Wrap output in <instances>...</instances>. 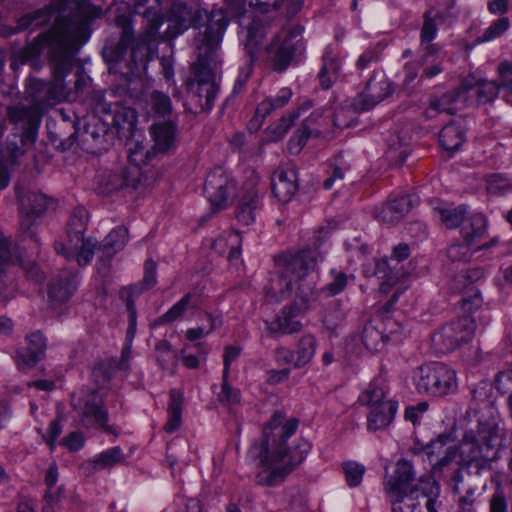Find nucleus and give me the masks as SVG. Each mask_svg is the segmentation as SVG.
Masks as SVG:
<instances>
[{
    "mask_svg": "<svg viewBox=\"0 0 512 512\" xmlns=\"http://www.w3.org/2000/svg\"><path fill=\"white\" fill-rule=\"evenodd\" d=\"M471 245L467 242L454 243L447 249V256L452 262H468L472 256Z\"/></svg>",
    "mask_w": 512,
    "mask_h": 512,
    "instance_id": "obj_62",
    "label": "nucleus"
},
{
    "mask_svg": "<svg viewBox=\"0 0 512 512\" xmlns=\"http://www.w3.org/2000/svg\"><path fill=\"white\" fill-rule=\"evenodd\" d=\"M54 12L55 10L52 6H47L33 13L26 14L19 19V27L21 29L40 27L51 20Z\"/></svg>",
    "mask_w": 512,
    "mask_h": 512,
    "instance_id": "obj_46",
    "label": "nucleus"
},
{
    "mask_svg": "<svg viewBox=\"0 0 512 512\" xmlns=\"http://www.w3.org/2000/svg\"><path fill=\"white\" fill-rule=\"evenodd\" d=\"M418 204L414 195H402L387 202L378 212L377 217L383 223L394 224L406 216Z\"/></svg>",
    "mask_w": 512,
    "mask_h": 512,
    "instance_id": "obj_20",
    "label": "nucleus"
},
{
    "mask_svg": "<svg viewBox=\"0 0 512 512\" xmlns=\"http://www.w3.org/2000/svg\"><path fill=\"white\" fill-rule=\"evenodd\" d=\"M413 384L420 394L443 397L457 389L455 371L442 362H426L414 369Z\"/></svg>",
    "mask_w": 512,
    "mask_h": 512,
    "instance_id": "obj_7",
    "label": "nucleus"
},
{
    "mask_svg": "<svg viewBox=\"0 0 512 512\" xmlns=\"http://www.w3.org/2000/svg\"><path fill=\"white\" fill-rule=\"evenodd\" d=\"M392 506V512H414L419 506L417 495L413 492L386 493Z\"/></svg>",
    "mask_w": 512,
    "mask_h": 512,
    "instance_id": "obj_45",
    "label": "nucleus"
},
{
    "mask_svg": "<svg viewBox=\"0 0 512 512\" xmlns=\"http://www.w3.org/2000/svg\"><path fill=\"white\" fill-rule=\"evenodd\" d=\"M459 98L458 91H448L440 97H434L430 100L429 106L425 110L427 119L436 117L440 113L455 114V103Z\"/></svg>",
    "mask_w": 512,
    "mask_h": 512,
    "instance_id": "obj_35",
    "label": "nucleus"
},
{
    "mask_svg": "<svg viewBox=\"0 0 512 512\" xmlns=\"http://www.w3.org/2000/svg\"><path fill=\"white\" fill-rule=\"evenodd\" d=\"M122 460V449L120 447H113L95 456L91 462L95 469H105L114 466Z\"/></svg>",
    "mask_w": 512,
    "mask_h": 512,
    "instance_id": "obj_52",
    "label": "nucleus"
},
{
    "mask_svg": "<svg viewBox=\"0 0 512 512\" xmlns=\"http://www.w3.org/2000/svg\"><path fill=\"white\" fill-rule=\"evenodd\" d=\"M128 242V229L118 226L113 229L102 241L99 252L102 259L110 260L117 252L121 251Z\"/></svg>",
    "mask_w": 512,
    "mask_h": 512,
    "instance_id": "obj_30",
    "label": "nucleus"
},
{
    "mask_svg": "<svg viewBox=\"0 0 512 512\" xmlns=\"http://www.w3.org/2000/svg\"><path fill=\"white\" fill-rule=\"evenodd\" d=\"M298 425L296 418L287 419L282 413L276 412L264 426L263 438L253 442L248 456L259 461V465L263 467L255 476L258 485H280L304 461L311 449L309 441L300 438L294 445L288 442L297 431Z\"/></svg>",
    "mask_w": 512,
    "mask_h": 512,
    "instance_id": "obj_2",
    "label": "nucleus"
},
{
    "mask_svg": "<svg viewBox=\"0 0 512 512\" xmlns=\"http://www.w3.org/2000/svg\"><path fill=\"white\" fill-rule=\"evenodd\" d=\"M438 32L435 17L429 9L423 14V25L420 31V44L430 43L435 39Z\"/></svg>",
    "mask_w": 512,
    "mask_h": 512,
    "instance_id": "obj_58",
    "label": "nucleus"
},
{
    "mask_svg": "<svg viewBox=\"0 0 512 512\" xmlns=\"http://www.w3.org/2000/svg\"><path fill=\"white\" fill-rule=\"evenodd\" d=\"M7 116L11 123L22 130V144L34 143L41 122V112L36 106L17 104L7 108Z\"/></svg>",
    "mask_w": 512,
    "mask_h": 512,
    "instance_id": "obj_13",
    "label": "nucleus"
},
{
    "mask_svg": "<svg viewBox=\"0 0 512 512\" xmlns=\"http://www.w3.org/2000/svg\"><path fill=\"white\" fill-rule=\"evenodd\" d=\"M196 306L197 296L195 293L189 292L177 301L166 313L158 317L155 320V325H165L182 319L189 308H195Z\"/></svg>",
    "mask_w": 512,
    "mask_h": 512,
    "instance_id": "obj_36",
    "label": "nucleus"
},
{
    "mask_svg": "<svg viewBox=\"0 0 512 512\" xmlns=\"http://www.w3.org/2000/svg\"><path fill=\"white\" fill-rule=\"evenodd\" d=\"M25 340L27 347L16 352V364L21 370L34 367L46 352V339L40 331L28 334Z\"/></svg>",
    "mask_w": 512,
    "mask_h": 512,
    "instance_id": "obj_18",
    "label": "nucleus"
},
{
    "mask_svg": "<svg viewBox=\"0 0 512 512\" xmlns=\"http://www.w3.org/2000/svg\"><path fill=\"white\" fill-rule=\"evenodd\" d=\"M465 133L456 122H450L439 133L440 145L447 151H456L463 144Z\"/></svg>",
    "mask_w": 512,
    "mask_h": 512,
    "instance_id": "obj_41",
    "label": "nucleus"
},
{
    "mask_svg": "<svg viewBox=\"0 0 512 512\" xmlns=\"http://www.w3.org/2000/svg\"><path fill=\"white\" fill-rule=\"evenodd\" d=\"M72 406L83 426L100 427L107 433L113 428L108 423V412L102 397L96 390L80 391L72 396Z\"/></svg>",
    "mask_w": 512,
    "mask_h": 512,
    "instance_id": "obj_11",
    "label": "nucleus"
},
{
    "mask_svg": "<svg viewBox=\"0 0 512 512\" xmlns=\"http://www.w3.org/2000/svg\"><path fill=\"white\" fill-rule=\"evenodd\" d=\"M493 483L494 489L487 499L488 512H511L510 490L499 480H493Z\"/></svg>",
    "mask_w": 512,
    "mask_h": 512,
    "instance_id": "obj_37",
    "label": "nucleus"
},
{
    "mask_svg": "<svg viewBox=\"0 0 512 512\" xmlns=\"http://www.w3.org/2000/svg\"><path fill=\"white\" fill-rule=\"evenodd\" d=\"M206 24L204 30L195 36L197 60L192 65V76L187 82L189 92L197 98L201 109L209 111L214 106L219 86L215 80L218 65L217 51L228 26V19L223 9L204 12Z\"/></svg>",
    "mask_w": 512,
    "mask_h": 512,
    "instance_id": "obj_3",
    "label": "nucleus"
},
{
    "mask_svg": "<svg viewBox=\"0 0 512 512\" xmlns=\"http://www.w3.org/2000/svg\"><path fill=\"white\" fill-rule=\"evenodd\" d=\"M76 288V275L68 271L61 272L50 283L48 291L50 302L55 306L67 302L76 291Z\"/></svg>",
    "mask_w": 512,
    "mask_h": 512,
    "instance_id": "obj_21",
    "label": "nucleus"
},
{
    "mask_svg": "<svg viewBox=\"0 0 512 512\" xmlns=\"http://www.w3.org/2000/svg\"><path fill=\"white\" fill-rule=\"evenodd\" d=\"M502 88L501 81L480 79L475 96L479 104H486L494 102Z\"/></svg>",
    "mask_w": 512,
    "mask_h": 512,
    "instance_id": "obj_47",
    "label": "nucleus"
},
{
    "mask_svg": "<svg viewBox=\"0 0 512 512\" xmlns=\"http://www.w3.org/2000/svg\"><path fill=\"white\" fill-rule=\"evenodd\" d=\"M299 116L300 114L298 111H291L273 122L265 131L267 141L276 142L281 140Z\"/></svg>",
    "mask_w": 512,
    "mask_h": 512,
    "instance_id": "obj_43",
    "label": "nucleus"
},
{
    "mask_svg": "<svg viewBox=\"0 0 512 512\" xmlns=\"http://www.w3.org/2000/svg\"><path fill=\"white\" fill-rule=\"evenodd\" d=\"M393 93L392 83L385 77H371L364 91L353 102L357 110L365 111L373 108Z\"/></svg>",
    "mask_w": 512,
    "mask_h": 512,
    "instance_id": "obj_16",
    "label": "nucleus"
},
{
    "mask_svg": "<svg viewBox=\"0 0 512 512\" xmlns=\"http://www.w3.org/2000/svg\"><path fill=\"white\" fill-rule=\"evenodd\" d=\"M133 12L142 15L147 21V25L140 40L148 43L155 39L163 23L160 0H135Z\"/></svg>",
    "mask_w": 512,
    "mask_h": 512,
    "instance_id": "obj_17",
    "label": "nucleus"
},
{
    "mask_svg": "<svg viewBox=\"0 0 512 512\" xmlns=\"http://www.w3.org/2000/svg\"><path fill=\"white\" fill-rule=\"evenodd\" d=\"M140 171L137 167L121 166L99 176L98 188L101 193L108 194L123 188H136Z\"/></svg>",
    "mask_w": 512,
    "mask_h": 512,
    "instance_id": "obj_15",
    "label": "nucleus"
},
{
    "mask_svg": "<svg viewBox=\"0 0 512 512\" xmlns=\"http://www.w3.org/2000/svg\"><path fill=\"white\" fill-rule=\"evenodd\" d=\"M170 401L168 405L169 419L164 426L167 433H173L178 430L182 424V406L183 393L178 389H172L169 393Z\"/></svg>",
    "mask_w": 512,
    "mask_h": 512,
    "instance_id": "obj_39",
    "label": "nucleus"
},
{
    "mask_svg": "<svg viewBox=\"0 0 512 512\" xmlns=\"http://www.w3.org/2000/svg\"><path fill=\"white\" fill-rule=\"evenodd\" d=\"M102 10L97 7H84L69 19H57L53 27L36 38L41 49H46L53 73V81L48 84L39 79L30 80L27 97L32 106L40 109L64 99L68 90L64 78L74 66V56L89 38L91 22L99 18Z\"/></svg>",
    "mask_w": 512,
    "mask_h": 512,
    "instance_id": "obj_1",
    "label": "nucleus"
},
{
    "mask_svg": "<svg viewBox=\"0 0 512 512\" xmlns=\"http://www.w3.org/2000/svg\"><path fill=\"white\" fill-rule=\"evenodd\" d=\"M156 270H157L156 263L151 259L146 260L145 264H144V276H143V281H142L143 287H142V289L137 290V291L134 288H131L129 294H132L134 296L135 294L136 295L140 294L143 290H148V289L153 288L157 283Z\"/></svg>",
    "mask_w": 512,
    "mask_h": 512,
    "instance_id": "obj_63",
    "label": "nucleus"
},
{
    "mask_svg": "<svg viewBox=\"0 0 512 512\" xmlns=\"http://www.w3.org/2000/svg\"><path fill=\"white\" fill-rule=\"evenodd\" d=\"M361 339L365 348L372 353L381 350L385 344L383 334L372 325H366L363 328Z\"/></svg>",
    "mask_w": 512,
    "mask_h": 512,
    "instance_id": "obj_50",
    "label": "nucleus"
},
{
    "mask_svg": "<svg viewBox=\"0 0 512 512\" xmlns=\"http://www.w3.org/2000/svg\"><path fill=\"white\" fill-rule=\"evenodd\" d=\"M389 396L388 387L380 380L372 381L368 387L360 394L359 402L362 405L374 407L384 403V401H393Z\"/></svg>",
    "mask_w": 512,
    "mask_h": 512,
    "instance_id": "obj_38",
    "label": "nucleus"
},
{
    "mask_svg": "<svg viewBox=\"0 0 512 512\" xmlns=\"http://www.w3.org/2000/svg\"><path fill=\"white\" fill-rule=\"evenodd\" d=\"M457 457L456 446L450 445L445 449V452L437 460L432 462V472L434 474L442 475L455 461Z\"/></svg>",
    "mask_w": 512,
    "mask_h": 512,
    "instance_id": "obj_60",
    "label": "nucleus"
},
{
    "mask_svg": "<svg viewBox=\"0 0 512 512\" xmlns=\"http://www.w3.org/2000/svg\"><path fill=\"white\" fill-rule=\"evenodd\" d=\"M275 263L282 297H290L295 292L298 310H307L318 298L315 283L307 279L308 274L316 268L317 253L310 249L287 251L276 256Z\"/></svg>",
    "mask_w": 512,
    "mask_h": 512,
    "instance_id": "obj_4",
    "label": "nucleus"
},
{
    "mask_svg": "<svg viewBox=\"0 0 512 512\" xmlns=\"http://www.w3.org/2000/svg\"><path fill=\"white\" fill-rule=\"evenodd\" d=\"M96 113L103 114L111 117V125L115 127H122L128 116V111H120L118 107H113L105 101H99L95 106Z\"/></svg>",
    "mask_w": 512,
    "mask_h": 512,
    "instance_id": "obj_55",
    "label": "nucleus"
},
{
    "mask_svg": "<svg viewBox=\"0 0 512 512\" xmlns=\"http://www.w3.org/2000/svg\"><path fill=\"white\" fill-rule=\"evenodd\" d=\"M502 436L494 427L482 426L477 431H467L460 444L459 452L468 467H475L476 473L486 469L499 457Z\"/></svg>",
    "mask_w": 512,
    "mask_h": 512,
    "instance_id": "obj_5",
    "label": "nucleus"
},
{
    "mask_svg": "<svg viewBox=\"0 0 512 512\" xmlns=\"http://www.w3.org/2000/svg\"><path fill=\"white\" fill-rule=\"evenodd\" d=\"M396 401H384L380 405L371 407L367 417V428L369 431H377L389 426L397 412Z\"/></svg>",
    "mask_w": 512,
    "mask_h": 512,
    "instance_id": "obj_24",
    "label": "nucleus"
},
{
    "mask_svg": "<svg viewBox=\"0 0 512 512\" xmlns=\"http://www.w3.org/2000/svg\"><path fill=\"white\" fill-rule=\"evenodd\" d=\"M434 211L438 214L441 223L448 229L459 227L465 220L468 207L464 204L457 207H436Z\"/></svg>",
    "mask_w": 512,
    "mask_h": 512,
    "instance_id": "obj_44",
    "label": "nucleus"
},
{
    "mask_svg": "<svg viewBox=\"0 0 512 512\" xmlns=\"http://www.w3.org/2000/svg\"><path fill=\"white\" fill-rule=\"evenodd\" d=\"M319 118V113H312L303 121L301 127L295 131L289 140L288 145L291 153H298L310 137H318L321 134L320 129L313 127Z\"/></svg>",
    "mask_w": 512,
    "mask_h": 512,
    "instance_id": "obj_27",
    "label": "nucleus"
},
{
    "mask_svg": "<svg viewBox=\"0 0 512 512\" xmlns=\"http://www.w3.org/2000/svg\"><path fill=\"white\" fill-rule=\"evenodd\" d=\"M149 103L152 111L158 117L166 118L172 114V103L170 97L158 90L150 94Z\"/></svg>",
    "mask_w": 512,
    "mask_h": 512,
    "instance_id": "obj_49",
    "label": "nucleus"
},
{
    "mask_svg": "<svg viewBox=\"0 0 512 512\" xmlns=\"http://www.w3.org/2000/svg\"><path fill=\"white\" fill-rule=\"evenodd\" d=\"M108 133V127L104 123L98 125L96 123H88L85 126L84 137L85 141L92 140L96 148H103L105 137Z\"/></svg>",
    "mask_w": 512,
    "mask_h": 512,
    "instance_id": "obj_57",
    "label": "nucleus"
},
{
    "mask_svg": "<svg viewBox=\"0 0 512 512\" xmlns=\"http://www.w3.org/2000/svg\"><path fill=\"white\" fill-rule=\"evenodd\" d=\"M350 169V165L344 160V156L342 153L338 154L335 157V163L333 165L332 174L324 180L323 187L326 190L332 188L334 182L337 179H343L346 171Z\"/></svg>",
    "mask_w": 512,
    "mask_h": 512,
    "instance_id": "obj_61",
    "label": "nucleus"
},
{
    "mask_svg": "<svg viewBox=\"0 0 512 512\" xmlns=\"http://www.w3.org/2000/svg\"><path fill=\"white\" fill-rule=\"evenodd\" d=\"M270 27L269 21L263 17H256L247 27L246 41L244 47L248 58L257 59L258 46L265 37L268 28Z\"/></svg>",
    "mask_w": 512,
    "mask_h": 512,
    "instance_id": "obj_25",
    "label": "nucleus"
},
{
    "mask_svg": "<svg viewBox=\"0 0 512 512\" xmlns=\"http://www.w3.org/2000/svg\"><path fill=\"white\" fill-rule=\"evenodd\" d=\"M241 243L242 239L240 234L236 231H230L216 238L212 247L219 253H224L229 249L228 260L232 261L239 258L241 253Z\"/></svg>",
    "mask_w": 512,
    "mask_h": 512,
    "instance_id": "obj_40",
    "label": "nucleus"
},
{
    "mask_svg": "<svg viewBox=\"0 0 512 512\" xmlns=\"http://www.w3.org/2000/svg\"><path fill=\"white\" fill-rule=\"evenodd\" d=\"M115 24L121 29V36L117 46L111 50V56L106 54V57H109L108 60L116 63L119 62L126 53L127 48L131 46V62L129 64L131 72L138 70L139 66L145 68L150 60L149 47L147 43L142 42L140 39L135 43L131 13H121L118 9L115 16Z\"/></svg>",
    "mask_w": 512,
    "mask_h": 512,
    "instance_id": "obj_8",
    "label": "nucleus"
},
{
    "mask_svg": "<svg viewBox=\"0 0 512 512\" xmlns=\"http://www.w3.org/2000/svg\"><path fill=\"white\" fill-rule=\"evenodd\" d=\"M293 92L288 87L281 88L276 95L269 96L262 100L255 112L257 121H263L272 112L285 107L291 100Z\"/></svg>",
    "mask_w": 512,
    "mask_h": 512,
    "instance_id": "obj_28",
    "label": "nucleus"
},
{
    "mask_svg": "<svg viewBox=\"0 0 512 512\" xmlns=\"http://www.w3.org/2000/svg\"><path fill=\"white\" fill-rule=\"evenodd\" d=\"M151 133L158 151L166 152L175 147L176 126L172 122L154 124Z\"/></svg>",
    "mask_w": 512,
    "mask_h": 512,
    "instance_id": "obj_34",
    "label": "nucleus"
},
{
    "mask_svg": "<svg viewBox=\"0 0 512 512\" xmlns=\"http://www.w3.org/2000/svg\"><path fill=\"white\" fill-rule=\"evenodd\" d=\"M25 151L16 143H8L1 149L0 160V189H5L10 182V169L19 164V159Z\"/></svg>",
    "mask_w": 512,
    "mask_h": 512,
    "instance_id": "obj_26",
    "label": "nucleus"
},
{
    "mask_svg": "<svg viewBox=\"0 0 512 512\" xmlns=\"http://www.w3.org/2000/svg\"><path fill=\"white\" fill-rule=\"evenodd\" d=\"M415 470L412 463L406 459H400L396 463L394 474L385 482L384 490L388 492H413Z\"/></svg>",
    "mask_w": 512,
    "mask_h": 512,
    "instance_id": "obj_19",
    "label": "nucleus"
},
{
    "mask_svg": "<svg viewBox=\"0 0 512 512\" xmlns=\"http://www.w3.org/2000/svg\"><path fill=\"white\" fill-rule=\"evenodd\" d=\"M20 230L30 238L36 236V219L48 208L50 199L41 192H28L20 200Z\"/></svg>",
    "mask_w": 512,
    "mask_h": 512,
    "instance_id": "obj_14",
    "label": "nucleus"
},
{
    "mask_svg": "<svg viewBox=\"0 0 512 512\" xmlns=\"http://www.w3.org/2000/svg\"><path fill=\"white\" fill-rule=\"evenodd\" d=\"M88 222V213L84 207H77L70 215L67 224V237L55 243V250L68 261H76L79 266L91 262L97 247L92 238H85L84 233Z\"/></svg>",
    "mask_w": 512,
    "mask_h": 512,
    "instance_id": "obj_6",
    "label": "nucleus"
},
{
    "mask_svg": "<svg viewBox=\"0 0 512 512\" xmlns=\"http://www.w3.org/2000/svg\"><path fill=\"white\" fill-rule=\"evenodd\" d=\"M499 80L502 88L512 95V62L502 61L497 67Z\"/></svg>",
    "mask_w": 512,
    "mask_h": 512,
    "instance_id": "obj_64",
    "label": "nucleus"
},
{
    "mask_svg": "<svg viewBox=\"0 0 512 512\" xmlns=\"http://www.w3.org/2000/svg\"><path fill=\"white\" fill-rule=\"evenodd\" d=\"M331 281L326 284L323 291L329 296H335L340 294L346 288L349 280H354L353 274H347L341 270L333 268L330 270Z\"/></svg>",
    "mask_w": 512,
    "mask_h": 512,
    "instance_id": "obj_48",
    "label": "nucleus"
},
{
    "mask_svg": "<svg viewBox=\"0 0 512 512\" xmlns=\"http://www.w3.org/2000/svg\"><path fill=\"white\" fill-rule=\"evenodd\" d=\"M453 442L451 433H441L435 439L427 444L416 443L412 448L414 454H423L430 463L435 461V457L441 456L449 443Z\"/></svg>",
    "mask_w": 512,
    "mask_h": 512,
    "instance_id": "obj_33",
    "label": "nucleus"
},
{
    "mask_svg": "<svg viewBox=\"0 0 512 512\" xmlns=\"http://www.w3.org/2000/svg\"><path fill=\"white\" fill-rule=\"evenodd\" d=\"M156 359L164 370L173 369L177 363L176 352L167 341H160L155 346Z\"/></svg>",
    "mask_w": 512,
    "mask_h": 512,
    "instance_id": "obj_51",
    "label": "nucleus"
},
{
    "mask_svg": "<svg viewBox=\"0 0 512 512\" xmlns=\"http://www.w3.org/2000/svg\"><path fill=\"white\" fill-rule=\"evenodd\" d=\"M476 329L475 321L466 315L453 320L431 335V344L438 353H449L467 344L473 338Z\"/></svg>",
    "mask_w": 512,
    "mask_h": 512,
    "instance_id": "obj_10",
    "label": "nucleus"
},
{
    "mask_svg": "<svg viewBox=\"0 0 512 512\" xmlns=\"http://www.w3.org/2000/svg\"><path fill=\"white\" fill-rule=\"evenodd\" d=\"M413 494L416 495L421 492L422 496L426 497L427 500L438 499L440 496V485L432 477H420L418 481L413 485Z\"/></svg>",
    "mask_w": 512,
    "mask_h": 512,
    "instance_id": "obj_54",
    "label": "nucleus"
},
{
    "mask_svg": "<svg viewBox=\"0 0 512 512\" xmlns=\"http://www.w3.org/2000/svg\"><path fill=\"white\" fill-rule=\"evenodd\" d=\"M322 67L318 74L320 85L323 89H329L337 80L340 70L339 59L331 48H326L322 56Z\"/></svg>",
    "mask_w": 512,
    "mask_h": 512,
    "instance_id": "obj_32",
    "label": "nucleus"
},
{
    "mask_svg": "<svg viewBox=\"0 0 512 512\" xmlns=\"http://www.w3.org/2000/svg\"><path fill=\"white\" fill-rule=\"evenodd\" d=\"M316 348V338L311 334L303 335L299 339L296 349L294 350L296 358L295 368L299 369L309 364L315 355Z\"/></svg>",
    "mask_w": 512,
    "mask_h": 512,
    "instance_id": "obj_42",
    "label": "nucleus"
},
{
    "mask_svg": "<svg viewBox=\"0 0 512 512\" xmlns=\"http://www.w3.org/2000/svg\"><path fill=\"white\" fill-rule=\"evenodd\" d=\"M304 28L295 25L291 28H282L277 32L271 42L266 46V53L273 70L285 71L297 52L304 49L301 35Z\"/></svg>",
    "mask_w": 512,
    "mask_h": 512,
    "instance_id": "obj_9",
    "label": "nucleus"
},
{
    "mask_svg": "<svg viewBox=\"0 0 512 512\" xmlns=\"http://www.w3.org/2000/svg\"><path fill=\"white\" fill-rule=\"evenodd\" d=\"M322 67L318 74L320 85L323 89H329L337 80L340 70L339 59L331 48H326L322 56Z\"/></svg>",
    "mask_w": 512,
    "mask_h": 512,
    "instance_id": "obj_31",
    "label": "nucleus"
},
{
    "mask_svg": "<svg viewBox=\"0 0 512 512\" xmlns=\"http://www.w3.org/2000/svg\"><path fill=\"white\" fill-rule=\"evenodd\" d=\"M298 190L297 174L293 169L279 170L272 178V192L281 202H289Z\"/></svg>",
    "mask_w": 512,
    "mask_h": 512,
    "instance_id": "obj_22",
    "label": "nucleus"
},
{
    "mask_svg": "<svg viewBox=\"0 0 512 512\" xmlns=\"http://www.w3.org/2000/svg\"><path fill=\"white\" fill-rule=\"evenodd\" d=\"M510 28V20L506 16L499 17L491 22V24L479 36L478 42L484 43L492 41L502 36Z\"/></svg>",
    "mask_w": 512,
    "mask_h": 512,
    "instance_id": "obj_53",
    "label": "nucleus"
},
{
    "mask_svg": "<svg viewBox=\"0 0 512 512\" xmlns=\"http://www.w3.org/2000/svg\"><path fill=\"white\" fill-rule=\"evenodd\" d=\"M261 207V197L257 189L252 187L241 196L236 209V218L240 223L250 225L255 221L256 213Z\"/></svg>",
    "mask_w": 512,
    "mask_h": 512,
    "instance_id": "obj_23",
    "label": "nucleus"
},
{
    "mask_svg": "<svg viewBox=\"0 0 512 512\" xmlns=\"http://www.w3.org/2000/svg\"><path fill=\"white\" fill-rule=\"evenodd\" d=\"M488 220L482 213L472 214L461 227L463 241L468 244H476L487 235Z\"/></svg>",
    "mask_w": 512,
    "mask_h": 512,
    "instance_id": "obj_29",
    "label": "nucleus"
},
{
    "mask_svg": "<svg viewBox=\"0 0 512 512\" xmlns=\"http://www.w3.org/2000/svg\"><path fill=\"white\" fill-rule=\"evenodd\" d=\"M57 481L58 469L56 464H52L49 466L45 474V484L47 486V490L44 497L48 503H53L60 498L62 489L56 486Z\"/></svg>",
    "mask_w": 512,
    "mask_h": 512,
    "instance_id": "obj_56",
    "label": "nucleus"
},
{
    "mask_svg": "<svg viewBox=\"0 0 512 512\" xmlns=\"http://www.w3.org/2000/svg\"><path fill=\"white\" fill-rule=\"evenodd\" d=\"M235 191V182L221 168L210 171L204 184V192L211 204L212 212L202 218L207 221L214 213L226 208L228 198Z\"/></svg>",
    "mask_w": 512,
    "mask_h": 512,
    "instance_id": "obj_12",
    "label": "nucleus"
},
{
    "mask_svg": "<svg viewBox=\"0 0 512 512\" xmlns=\"http://www.w3.org/2000/svg\"><path fill=\"white\" fill-rule=\"evenodd\" d=\"M342 467L348 486L356 487L360 485L365 473V467L355 461L344 462Z\"/></svg>",
    "mask_w": 512,
    "mask_h": 512,
    "instance_id": "obj_59",
    "label": "nucleus"
}]
</instances>
